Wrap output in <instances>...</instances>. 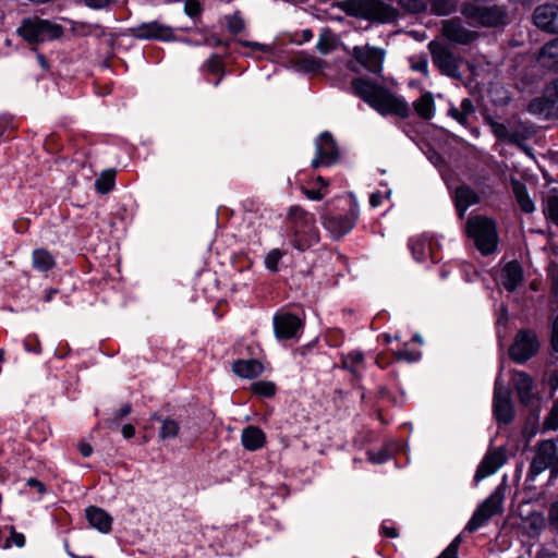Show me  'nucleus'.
Returning <instances> with one entry per match:
<instances>
[{
    "mask_svg": "<svg viewBox=\"0 0 558 558\" xmlns=\"http://www.w3.org/2000/svg\"><path fill=\"white\" fill-rule=\"evenodd\" d=\"M354 95L364 100L369 107L381 116H397L401 119L410 117V107L407 100L391 93L383 85L355 77L351 83Z\"/></svg>",
    "mask_w": 558,
    "mask_h": 558,
    "instance_id": "obj_1",
    "label": "nucleus"
},
{
    "mask_svg": "<svg viewBox=\"0 0 558 558\" xmlns=\"http://www.w3.org/2000/svg\"><path fill=\"white\" fill-rule=\"evenodd\" d=\"M292 223V245L299 251H305L319 241V231L315 226V216L300 206H293L288 213Z\"/></svg>",
    "mask_w": 558,
    "mask_h": 558,
    "instance_id": "obj_2",
    "label": "nucleus"
},
{
    "mask_svg": "<svg viewBox=\"0 0 558 558\" xmlns=\"http://www.w3.org/2000/svg\"><path fill=\"white\" fill-rule=\"evenodd\" d=\"M466 234L483 255L494 253L498 244L496 223L486 216H471L465 226Z\"/></svg>",
    "mask_w": 558,
    "mask_h": 558,
    "instance_id": "obj_3",
    "label": "nucleus"
},
{
    "mask_svg": "<svg viewBox=\"0 0 558 558\" xmlns=\"http://www.w3.org/2000/svg\"><path fill=\"white\" fill-rule=\"evenodd\" d=\"M461 14L471 26L498 27L507 24V11L498 5H477L465 3L461 8Z\"/></svg>",
    "mask_w": 558,
    "mask_h": 558,
    "instance_id": "obj_4",
    "label": "nucleus"
},
{
    "mask_svg": "<svg viewBox=\"0 0 558 558\" xmlns=\"http://www.w3.org/2000/svg\"><path fill=\"white\" fill-rule=\"evenodd\" d=\"M553 476L558 475V446L551 439L542 440L535 446V454L531 461L527 478L534 481L545 470Z\"/></svg>",
    "mask_w": 558,
    "mask_h": 558,
    "instance_id": "obj_5",
    "label": "nucleus"
},
{
    "mask_svg": "<svg viewBox=\"0 0 558 558\" xmlns=\"http://www.w3.org/2000/svg\"><path fill=\"white\" fill-rule=\"evenodd\" d=\"M17 33L29 44H39L56 39L62 35V28L49 21L40 19H24Z\"/></svg>",
    "mask_w": 558,
    "mask_h": 558,
    "instance_id": "obj_6",
    "label": "nucleus"
},
{
    "mask_svg": "<svg viewBox=\"0 0 558 558\" xmlns=\"http://www.w3.org/2000/svg\"><path fill=\"white\" fill-rule=\"evenodd\" d=\"M527 111L545 119L558 118V78L546 84L542 95L530 101Z\"/></svg>",
    "mask_w": 558,
    "mask_h": 558,
    "instance_id": "obj_7",
    "label": "nucleus"
},
{
    "mask_svg": "<svg viewBox=\"0 0 558 558\" xmlns=\"http://www.w3.org/2000/svg\"><path fill=\"white\" fill-rule=\"evenodd\" d=\"M504 495L499 489L487 497L474 511L465 526V531L475 532L484 526L492 518L501 514L504 511Z\"/></svg>",
    "mask_w": 558,
    "mask_h": 558,
    "instance_id": "obj_8",
    "label": "nucleus"
},
{
    "mask_svg": "<svg viewBox=\"0 0 558 558\" xmlns=\"http://www.w3.org/2000/svg\"><path fill=\"white\" fill-rule=\"evenodd\" d=\"M428 50L434 65L441 74L450 77L459 76L458 58L448 45L438 40H432L428 43Z\"/></svg>",
    "mask_w": 558,
    "mask_h": 558,
    "instance_id": "obj_9",
    "label": "nucleus"
},
{
    "mask_svg": "<svg viewBox=\"0 0 558 558\" xmlns=\"http://www.w3.org/2000/svg\"><path fill=\"white\" fill-rule=\"evenodd\" d=\"M538 347L539 343L535 332L523 329L515 335L514 341L509 348V355L514 362L521 364L534 356Z\"/></svg>",
    "mask_w": 558,
    "mask_h": 558,
    "instance_id": "obj_10",
    "label": "nucleus"
},
{
    "mask_svg": "<svg viewBox=\"0 0 558 558\" xmlns=\"http://www.w3.org/2000/svg\"><path fill=\"white\" fill-rule=\"evenodd\" d=\"M356 13L366 20L389 23L397 19L398 11L380 0H360Z\"/></svg>",
    "mask_w": 558,
    "mask_h": 558,
    "instance_id": "obj_11",
    "label": "nucleus"
},
{
    "mask_svg": "<svg viewBox=\"0 0 558 558\" xmlns=\"http://www.w3.org/2000/svg\"><path fill=\"white\" fill-rule=\"evenodd\" d=\"M129 34L140 40L170 41L174 39V29L160 21L141 23L129 28Z\"/></svg>",
    "mask_w": 558,
    "mask_h": 558,
    "instance_id": "obj_12",
    "label": "nucleus"
},
{
    "mask_svg": "<svg viewBox=\"0 0 558 558\" xmlns=\"http://www.w3.org/2000/svg\"><path fill=\"white\" fill-rule=\"evenodd\" d=\"M385 50L369 45L354 46L351 56L367 71L379 74L383 71Z\"/></svg>",
    "mask_w": 558,
    "mask_h": 558,
    "instance_id": "obj_13",
    "label": "nucleus"
},
{
    "mask_svg": "<svg viewBox=\"0 0 558 558\" xmlns=\"http://www.w3.org/2000/svg\"><path fill=\"white\" fill-rule=\"evenodd\" d=\"M493 411L499 423L508 424L514 417L511 392L498 380L495 383Z\"/></svg>",
    "mask_w": 558,
    "mask_h": 558,
    "instance_id": "obj_14",
    "label": "nucleus"
},
{
    "mask_svg": "<svg viewBox=\"0 0 558 558\" xmlns=\"http://www.w3.org/2000/svg\"><path fill=\"white\" fill-rule=\"evenodd\" d=\"M316 157L312 160V167L331 166L338 161V146L328 132H323L315 142Z\"/></svg>",
    "mask_w": 558,
    "mask_h": 558,
    "instance_id": "obj_15",
    "label": "nucleus"
},
{
    "mask_svg": "<svg viewBox=\"0 0 558 558\" xmlns=\"http://www.w3.org/2000/svg\"><path fill=\"white\" fill-rule=\"evenodd\" d=\"M441 33L448 40L459 45H469L478 36L476 32L466 28L457 17L442 21Z\"/></svg>",
    "mask_w": 558,
    "mask_h": 558,
    "instance_id": "obj_16",
    "label": "nucleus"
},
{
    "mask_svg": "<svg viewBox=\"0 0 558 558\" xmlns=\"http://www.w3.org/2000/svg\"><path fill=\"white\" fill-rule=\"evenodd\" d=\"M535 26L550 34H558V4L545 3L538 5L533 12Z\"/></svg>",
    "mask_w": 558,
    "mask_h": 558,
    "instance_id": "obj_17",
    "label": "nucleus"
},
{
    "mask_svg": "<svg viewBox=\"0 0 558 558\" xmlns=\"http://www.w3.org/2000/svg\"><path fill=\"white\" fill-rule=\"evenodd\" d=\"M301 328L302 322L296 315L283 313L274 317V329L277 339L296 338Z\"/></svg>",
    "mask_w": 558,
    "mask_h": 558,
    "instance_id": "obj_18",
    "label": "nucleus"
},
{
    "mask_svg": "<svg viewBox=\"0 0 558 558\" xmlns=\"http://www.w3.org/2000/svg\"><path fill=\"white\" fill-rule=\"evenodd\" d=\"M356 218L357 213L352 209L347 215L326 216L323 219V225L333 238L340 239L354 227Z\"/></svg>",
    "mask_w": 558,
    "mask_h": 558,
    "instance_id": "obj_19",
    "label": "nucleus"
},
{
    "mask_svg": "<svg viewBox=\"0 0 558 558\" xmlns=\"http://www.w3.org/2000/svg\"><path fill=\"white\" fill-rule=\"evenodd\" d=\"M506 462V456L501 448L489 450L478 465L474 480L481 482L494 474Z\"/></svg>",
    "mask_w": 558,
    "mask_h": 558,
    "instance_id": "obj_20",
    "label": "nucleus"
},
{
    "mask_svg": "<svg viewBox=\"0 0 558 558\" xmlns=\"http://www.w3.org/2000/svg\"><path fill=\"white\" fill-rule=\"evenodd\" d=\"M480 202L478 194L469 185H460L454 191V205L459 217L463 218L469 207Z\"/></svg>",
    "mask_w": 558,
    "mask_h": 558,
    "instance_id": "obj_21",
    "label": "nucleus"
},
{
    "mask_svg": "<svg viewBox=\"0 0 558 558\" xmlns=\"http://www.w3.org/2000/svg\"><path fill=\"white\" fill-rule=\"evenodd\" d=\"M512 384L518 393L519 400L523 404H529L533 398L534 383L532 377L525 372H514L512 374Z\"/></svg>",
    "mask_w": 558,
    "mask_h": 558,
    "instance_id": "obj_22",
    "label": "nucleus"
},
{
    "mask_svg": "<svg viewBox=\"0 0 558 558\" xmlns=\"http://www.w3.org/2000/svg\"><path fill=\"white\" fill-rule=\"evenodd\" d=\"M291 64L303 73H316L324 68L325 61L305 52H300L291 59Z\"/></svg>",
    "mask_w": 558,
    "mask_h": 558,
    "instance_id": "obj_23",
    "label": "nucleus"
},
{
    "mask_svg": "<svg viewBox=\"0 0 558 558\" xmlns=\"http://www.w3.org/2000/svg\"><path fill=\"white\" fill-rule=\"evenodd\" d=\"M86 519L93 527L101 533H108L111 530L112 518L101 508L88 507L86 509Z\"/></svg>",
    "mask_w": 558,
    "mask_h": 558,
    "instance_id": "obj_24",
    "label": "nucleus"
},
{
    "mask_svg": "<svg viewBox=\"0 0 558 558\" xmlns=\"http://www.w3.org/2000/svg\"><path fill=\"white\" fill-rule=\"evenodd\" d=\"M266 441L265 433L257 426H247L242 430L241 442L246 450L260 449Z\"/></svg>",
    "mask_w": 558,
    "mask_h": 558,
    "instance_id": "obj_25",
    "label": "nucleus"
},
{
    "mask_svg": "<svg viewBox=\"0 0 558 558\" xmlns=\"http://www.w3.org/2000/svg\"><path fill=\"white\" fill-rule=\"evenodd\" d=\"M533 135L534 130L531 125L524 122H514L510 125L508 143L526 150L524 143Z\"/></svg>",
    "mask_w": 558,
    "mask_h": 558,
    "instance_id": "obj_26",
    "label": "nucleus"
},
{
    "mask_svg": "<svg viewBox=\"0 0 558 558\" xmlns=\"http://www.w3.org/2000/svg\"><path fill=\"white\" fill-rule=\"evenodd\" d=\"M523 279V270L521 265L515 262H509L502 269V284L504 287L512 292L521 283Z\"/></svg>",
    "mask_w": 558,
    "mask_h": 558,
    "instance_id": "obj_27",
    "label": "nucleus"
},
{
    "mask_svg": "<svg viewBox=\"0 0 558 558\" xmlns=\"http://www.w3.org/2000/svg\"><path fill=\"white\" fill-rule=\"evenodd\" d=\"M539 63L555 72H558V38L546 43L538 52Z\"/></svg>",
    "mask_w": 558,
    "mask_h": 558,
    "instance_id": "obj_28",
    "label": "nucleus"
},
{
    "mask_svg": "<svg viewBox=\"0 0 558 558\" xmlns=\"http://www.w3.org/2000/svg\"><path fill=\"white\" fill-rule=\"evenodd\" d=\"M232 371L239 377L251 379L259 376L264 366L257 360H238L232 364Z\"/></svg>",
    "mask_w": 558,
    "mask_h": 558,
    "instance_id": "obj_29",
    "label": "nucleus"
},
{
    "mask_svg": "<svg viewBox=\"0 0 558 558\" xmlns=\"http://www.w3.org/2000/svg\"><path fill=\"white\" fill-rule=\"evenodd\" d=\"M342 368L349 371L355 378H359L364 369V356L360 351H352L341 357Z\"/></svg>",
    "mask_w": 558,
    "mask_h": 558,
    "instance_id": "obj_30",
    "label": "nucleus"
},
{
    "mask_svg": "<svg viewBox=\"0 0 558 558\" xmlns=\"http://www.w3.org/2000/svg\"><path fill=\"white\" fill-rule=\"evenodd\" d=\"M32 265L37 271L46 272L56 266V259L47 250L36 248L32 254Z\"/></svg>",
    "mask_w": 558,
    "mask_h": 558,
    "instance_id": "obj_31",
    "label": "nucleus"
},
{
    "mask_svg": "<svg viewBox=\"0 0 558 558\" xmlns=\"http://www.w3.org/2000/svg\"><path fill=\"white\" fill-rule=\"evenodd\" d=\"M413 108L417 116L424 120H430L435 112L434 97L430 92L424 93L413 102Z\"/></svg>",
    "mask_w": 558,
    "mask_h": 558,
    "instance_id": "obj_32",
    "label": "nucleus"
},
{
    "mask_svg": "<svg viewBox=\"0 0 558 558\" xmlns=\"http://www.w3.org/2000/svg\"><path fill=\"white\" fill-rule=\"evenodd\" d=\"M339 38L329 28H324L318 37L316 49L320 54H328L337 49Z\"/></svg>",
    "mask_w": 558,
    "mask_h": 558,
    "instance_id": "obj_33",
    "label": "nucleus"
},
{
    "mask_svg": "<svg viewBox=\"0 0 558 558\" xmlns=\"http://www.w3.org/2000/svg\"><path fill=\"white\" fill-rule=\"evenodd\" d=\"M409 247L417 262H423L430 254V241L424 236L412 238Z\"/></svg>",
    "mask_w": 558,
    "mask_h": 558,
    "instance_id": "obj_34",
    "label": "nucleus"
},
{
    "mask_svg": "<svg viewBox=\"0 0 558 558\" xmlns=\"http://www.w3.org/2000/svg\"><path fill=\"white\" fill-rule=\"evenodd\" d=\"M513 192H514V195H515V198H517V202H518L520 208L526 214L533 213L535 209V206H534L533 201L531 199V197L527 194L525 185L515 181L513 183Z\"/></svg>",
    "mask_w": 558,
    "mask_h": 558,
    "instance_id": "obj_35",
    "label": "nucleus"
},
{
    "mask_svg": "<svg viewBox=\"0 0 558 558\" xmlns=\"http://www.w3.org/2000/svg\"><path fill=\"white\" fill-rule=\"evenodd\" d=\"M545 217L558 227V195L548 194L543 201Z\"/></svg>",
    "mask_w": 558,
    "mask_h": 558,
    "instance_id": "obj_36",
    "label": "nucleus"
},
{
    "mask_svg": "<svg viewBox=\"0 0 558 558\" xmlns=\"http://www.w3.org/2000/svg\"><path fill=\"white\" fill-rule=\"evenodd\" d=\"M114 170L104 171L95 182L96 190L101 194L108 193L114 185Z\"/></svg>",
    "mask_w": 558,
    "mask_h": 558,
    "instance_id": "obj_37",
    "label": "nucleus"
},
{
    "mask_svg": "<svg viewBox=\"0 0 558 558\" xmlns=\"http://www.w3.org/2000/svg\"><path fill=\"white\" fill-rule=\"evenodd\" d=\"M180 425L175 420L166 418L161 422L159 437L162 440L173 439L179 435Z\"/></svg>",
    "mask_w": 558,
    "mask_h": 558,
    "instance_id": "obj_38",
    "label": "nucleus"
},
{
    "mask_svg": "<svg viewBox=\"0 0 558 558\" xmlns=\"http://www.w3.org/2000/svg\"><path fill=\"white\" fill-rule=\"evenodd\" d=\"M432 11L437 15H448L456 10V0H430Z\"/></svg>",
    "mask_w": 558,
    "mask_h": 558,
    "instance_id": "obj_39",
    "label": "nucleus"
},
{
    "mask_svg": "<svg viewBox=\"0 0 558 558\" xmlns=\"http://www.w3.org/2000/svg\"><path fill=\"white\" fill-rule=\"evenodd\" d=\"M410 65L413 71L421 72L424 76H428V60L425 54L410 58Z\"/></svg>",
    "mask_w": 558,
    "mask_h": 558,
    "instance_id": "obj_40",
    "label": "nucleus"
},
{
    "mask_svg": "<svg viewBox=\"0 0 558 558\" xmlns=\"http://www.w3.org/2000/svg\"><path fill=\"white\" fill-rule=\"evenodd\" d=\"M493 134L502 142L508 143L510 126L505 125L496 121L489 122Z\"/></svg>",
    "mask_w": 558,
    "mask_h": 558,
    "instance_id": "obj_41",
    "label": "nucleus"
},
{
    "mask_svg": "<svg viewBox=\"0 0 558 558\" xmlns=\"http://www.w3.org/2000/svg\"><path fill=\"white\" fill-rule=\"evenodd\" d=\"M254 393L263 397H271L275 393V385L269 381H257L252 385Z\"/></svg>",
    "mask_w": 558,
    "mask_h": 558,
    "instance_id": "obj_42",
    "label": "nucleus"
},
{
    "mask_svg": "<svg viewBox=\"0 0 558 558\" xmlns=\"http://www.w3.org/2000/svg\"><path fill=\"white\" fill-rule=\"evenodd\" d=\"M283 256L282 252L278 248L271 250L266 258H265V266L270 271H277L278 270V263Z\"/></svg>",
    "mask_w": 558,
    "mask_h": 558,
    "instance_id": "obj_43",
    "label": "nucleus"
},
{
    "mask_svg": "<svg viewBox=\"0 0 558 558\" xmlns=\"http://www.w3.org/2000/svg\"><path fill=\"white\" fill-rule=\"evenodd\" d=\"M203 66L205 70L214 74L223 72V63L218 54L210 56Z\"/></svg>",
    "mask_w": 558,
    "mask_h": 558,
    "instance_id": "obj_44",
    "label": "nucleus"
},
{
    "mask_svg": "<svg viewBox=\"0 0 558 558\" xmlns=\"http://www.w3.org/2000/svg\"><path fill=\"white\" fill-rule=\"evenodd\" d=\"M544 428L547 430L558 428V400L554 403L549 414L545 418Z\"/></svg>",
    "mask_w": 558,
    "mask_h": 558,
    "instance_id": "obj_45",
    "label": "nucleus"
},
{
    "mask_svg": "<svg viewBox=\"0 0 558 558\" xmlns=\"http://www.w3.org/2000/svg\"><path fill=\"white\" fill-rule=\"evenodd\" d=\"M399 4L408 12L420 13L425 10V4L421 0H398Z\"/></svg>",
    "mask_w": 558,
    "mask_h": 558,
    "instance_id": "obj_46",
    "label": "nucleus"
},
{
    "mask_svg": "<svg viewBox=\"0 0 558 558\" xmlns=\"http://www.w3.org/2000/svg\"><path fill=\"white\" fill-rule=\"evenodd\" d=\"M461 544V536L458 535L437 558H458V549Z\"/></svg>",
    "mask_w": 558,
    "mask_h": 558,
    "instance_id": "obj_47",
    "label": "nucleus"
},
{
    "mask_svg": "<svg viewBox=\"0 0 558 558\" xmlns=\"http://www.w3.org/2000/svg\"><path fill=\"white\" fill-rule=\"evenodd\" d=\"M11 543L14 544L19 548H21L25 545L24 534L16 532L13 526L10 527V537L8 538V541L3 545V547L9 548L11 546Z\"/></svg>",
    "mask_w": 558,
    "mask_h": 558,
    "instance_id": "obj_48",
    "label": "nucleus"
},
{
    "mask_svg": "<svg viewBox=\"0 0 558 558\" xmlns=\"http://www.w3.org/2000/svg\"><path fill=\"white\" fill-rule=\"evenodd\" d=\"M227 26L232 34H239L244 29V21L239 15H232L228 17Z\"/></svg>",
    "mask_w": 558,
    "mask_h": 558,
    "instance_id": "obj_49",
    "label": "nucleus"
},
{
    "mask_svg": "<svg viewBox=\"0 0 558 558\" xmlns=\"http://www.w3.org/2000/svg\"><path fill=\"white\" fill-rule=\"evenodd\" d=\"M82 2L92 10H104L107 9L113 0H82Z\"/></svg>",
    "mask_w": 558,
    "mask_h": 558,
    "instance_id": "obj_50",
    "label": "nucleus"
},
{
    "mask_svg": "<svg viewBox=\"0 0 558 558\" xmlns=\"http://www.w3.org/2000/svg\"><path fill=\"white\" fill-rule=\"evenodd\" d=\"M132 412V407L130 403H125L123 404L119 410L118 412L116 413L114 415V418L113 420H110L108 422V425L109 427H112L113 425L117 424V422L121 418H123L124 416L129 415L130 413Z\"/></svg>",
    "mask_w": 558,
    "mask_h": 558,
    "instance_id": "obj_51",
    "label": "nucleus"
},
{
    "mask_svg": "<svg viewBox=\"0 0 558 558\" xmlns=\"http://www.w3.org/2000/svg\"><path fill=\"white\" fill-rule=\"evenodd\" d=\"M449 114L457 120L461 125L466 126L469 124V119L465 117V114L456 107H450Z\"/></svg>",
    "mask_w": 558,
    "mask_h": 558,
    "instance_id": "obj_52",
    "label": "nucleus"
},
{
    "mask_svg": "<svg viewBox=\"0 0 558 558\" xmlns=\"http://www.w3.org/2000/svg\"><path fill=\"white\" fill-rule=\"evenodd\" d=\"M464 114L465 117L469 119V117L471 114L474 113L475 111V108L473 106V102L470 98H464L461 104H460V108H459Z\"/></svg>",
    "mask_w": 558,
    "mask_h": 558,
    "instance_id": "obj_53",
    "label": "nucleus"
},
{
    "mask_svg": "<svg viewBox=\"0 0 558 558\" xmlns=\"http://www.w3.org/2000/svg\"><path fill=\"white\" fill-rule=\"evenodd\" d=\"M397 360H403L408 362H414L418 359V354H414L408 350H401L396 353Z\"/></svg>",
    "mask_w": 558,
    "mask_h": 558,
    "instance_id": "obj_54",
    "label": "nucleus"
},
{
    "mask_svg": "<svg viewBox=\"0 0 558 558\" xmlns=\"http://www.w3.org/2000/svg\"><path fill=\"white\" fill-rule=\"evenodd\" d=\"M548 518H549L550 523L556 529H558V502H554L550 506V509H549V512H548Z\"/></svg>",
    "mask_w": 558,
    "mask_h": 558,
    "instance_id": "obj_55",
    "label": "nucleus"
},
{
    "mask_svg": "<svg viewBox=\"0 0 558 558\" xmlns=\"http://www.w3.org/2000/svg\"><path fill=\"white\" fill-rule=\"evenodd\" d=\"M551 345L553 349L558 352V316L553 323V329H551Z\"/></svg>",
    "mask_w": 558,
    "mask_h": 558,
    "instance_id": "obj_56",
    "label": "nucleus"
},
{
    "mask_svg": "<svg viewBox=\"0 0 558 558\" xmlns=\"http://www.w3.org/2000/svg\"><path fill=\"white\" fill-rule=\"evenodd\" d=\"M303 193L306 195L307 198L312 201H320L324 198V193H322L320 190H307L303 189Z\"/></svg>",
    "mask_w": 558,
    "mask_h": 558,
    "instance_id": "obj_57",
    "label": "nucleus"
},
{
    "mask_svg": "<svg viewBox=\"0 0 558 558\" xmlns=\"http://www.w3.org/2000/svg\"><path fill=\"white\" fill-rule=\"evenodd\" d=\"M26 485L36 488L40 494H44L46 492L45 485L35 477H29L26 481Z\"/></svg>",
    "mask_w": 558,
    "mask_h": 558,
    "instance_id": "obj_58",
    "label": "nucleus"
},
{
    "mask_svg": "<svg viewBox=\"0 0 558 558\" xmlns=\"http://www.w3.org/2000/svg\"><path fill=\"white\" fill-rule=\"evenodd\" d=\"M122 435L124 438L130 439L135 435V428L132 424H125L122 426Z\"/></svg>",
    "mask_w": 558,
    "mask_h": 558,
    "instance_id": "obj_59",
    "label": "nucleus"
},
{
    "mask_svg": "<svg viewBox=\"0 0 558 558\" xmlns=\"http://www.w3.org/2000/svg\"><path fill=\"white\" fill-rule=\"evenodd\" d=\"M388 454L386 452H379L377 456L369 453V460L374 463H383L387 460Z\"/></svg>",
    "mask_w": 558,
    "mask_h": 558,
    "instance_id": "obj_60",
    "label": "nucleus"
},
{
    "mask_svg": "<svg viewBox=\"0 0 558 558\" xmlns=\"http://www.w3.org/2000/svg\"><path fill=\"white\" fill-rule=\"evenodd\" d=\"M80 452L83 457H89L93 453V448L89 444L82 442L78 446Z\"/></svg>",
    "mask_w": 558,
    "mask_h": 558,
    "instance_id": "obj_61",
    "label": "nucleus"
},
{
    "mask_svg": "<svg viewBox=\"0 0 558 558\" xmlns=\"http://www.w3.org/2000/svg\"><path fill=\"white\" fill-rule=\"evenodd\" d=\"M381 194L379 192H375L369 197V204L372 207H377L381 204Z\"/></svg>",
    "mask_w": 558,
    "mask_h": 558,
    "instance_id": "obj_62",
    "label": "nucleus"
},
{
    "mask_svg": "<svg viewBox=\"0 0 558 558\" xmlns=\"http://www.w3.org/2000/svg\"><path fill=\"white\" fill-rule=\"evenodd\" d=\"M383 532L388 537H396L398 535L397 530L395 527L383 526Z\"/></svg>",
    "mask_w": 558,
    "mask_h": 558,
    "instance_id": "obj_63",
    "label": "nucleus"
},
{
    "mask_svg": "<svg viewBox=\"0 0 558 558\" xmlns=\"http://www.w3.org/2000/svg\"><path fill=\"white\" fill-rule=\"evenodd\" d=\"M186 11L189 15H194L198 11L197 4L195 2L191 4L187 3Z\"/></svg>",
    "mask_w": 558,
    "mask_h": 558,
    "instance_id": "obj_64",
    "label": "nucleus"
}]
</instances>
